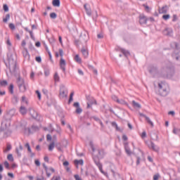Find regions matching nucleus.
<instances>
[{
    "instance_id": "obj_1",
    "label": "nucleus",
    "mask_w": 180,
    "mask_h": 180,
    "mask_svg": "<svg viewBox=\"0 0 180 180\" xmlns=\"http://www.w3.org/2000/svg\"><path fill=\"white\" fill-rule=\"evenodd\" d=\"M6 44L8 50V63H6V65L10 70L11 74H15L16 72V56H13L15 53V48L12 45V42L9 38H7L6 41Z\"/></svg>"
},
{
    "instance_id": "obj_2",
    "label": "nucleus",
    "mask_w": 180,
    "mask_h": 180,
    "mask_svg": "<svg viewBox=\"0 0 180 180\" xmlns=\"http://www.w3.org/2000/svg\"><path fill=\"white\" fill-rule=\"evenodd\" d=\"M97 151H98V155L93 156V160L96 165L98 166L101 172L103 173V169H102V164L101 163L99 160H102V158L105 157V155L106 154V153H105L104 149H98Z\"/></svg>"
},
{
    "instance_id": "obj_3",
    "label": "nucleus",
    "mask_w": 180,
    "mask_h": 180,
    "mask_svg": "<svg viewBox=\"0 0 180 180\" xmlns=\"http://www.w3.org/2000/svg\"><path fill=\"white\" fill-rule=\"evenodd\" d=\"M158 88L159 95H160V96H167V95H168L169 93V91L168 90V85L165 84L164 82L159 83Z\"/></svg>"
},
{
    "instance_id": "obj_4",
    "label": "nucleus",
    "mask_w": 180,
    "mask_h": 180,
    "mask_svg": "<svg viewBox=\"0 0 180 180\" xmlns=\"http://www.w3.org/2000/svg\"><path fill=\"white\" fill-rule=\"evenodd\" d=\"M0 131L1 133H4V137H8L11 135V130L9 129V126H8V124H6V122H3L1 123Z\"/></svg>"
},
{
    "instance_id": "obj_5",
    "label": "nucleus",
    "mask_w": 180,
    "mask_h": 180,
    "mask_svg": "<svg viewBox=\"0 0 180 180\" xmlns=\"http://www.w3.org/2000/svg\"><path fill=\"white\" fill-rule=\"evenodd\" d=\"M25 134H27V136H30V134H33V133H36V131H39V128L37 125H32L31 129L30 127H25Z\"/></svg>"
},
{
    "instance_id": "obj_6",
    "label": "nucleus",
    "mask_w": 180,
    "mask_h": 180,
    "mask_svg": "<svg viewBox=\"0 0 180 180\" xmlns=\"http://www.w3.org/2000/svg\"><path fill=\"white\" fill-rule=\"evenodd\" d=\"M59 96L60 99H64V98H67V96H68V90H67V88H65L64 84H62L60 86Z\"/></svg>"
},
{
    "instance_id": "obj_7",
    "label": "nucleus",
    "mask_w": 180,
    "mask_h": 180,
    "mask_svg": "<svg viewBox=\"0 0 180 180\" xmlns=\"http://www.w3.org/2000/svg\"><path fill=\"white\" fill-rule=\"evenodd\" d=\"M80 120L81 122H82V123H86L88 120H92V116L91 115V112L89 111L84 112V115H83V117H80Z\"/></svg>"
},
{
    "instance_id": "obj_8",
    "label": "nucleus",
    "mask_w": 180,
    "mask_h": 180,
    "mask_svg": "<svg viewBox=\"0 0 180 180\" xmlns=\"http://www.w3.org/2000/svg\"><path fill=\"white\" fill-rule=\"evenodd\" d=\"M159 75H160L162 78H168V66L162 68L159 71Z\"/></svg>"
},
{
    "instance_id": "obj_9",
    "label": "nucleus",
    "mask_w": 180,
    "mask_h": 180,
    "mask_svg": "<svg viewBox=\"0 0 180 180\" xmlns=\"http://www.w3.org/2000/svg\"><path fill=\"white\" fill-rule=\"evenodd\" d=\"M28 111L30 116H32L33 119H36V120H39V113H37V112H36V110H34L33 108L30 107L28 108Z\"/></svg>"
},
{
    "instance_id": "obj_10",
    "label": "nucleus",
    "mask_w": 180,
    "mask_h": 180,
    "mask_svg": "<svg viewBox=\"0 0 180 180\" xmlns=\"http://www.w3.org/2000/svg\"><path fill=\"white\" fill-rule=\"evenodd\" d=\"M175 75V68L173 66H167V78H172Z\"/></svg>"
},
{
    "instance_id": "obj_11",
    "label": "nucleus",
    "mask_w": 180,
    "mask_h": 180,
    "mask_svg": "<svg viewBox=\"0 0 180 180\" xmlns=\"http://www.w3.org/2000/svg\"><path fill=\"white\" fill-rule=\"evenodd\" d=\"M89 40V37L86 33H82L79 37V42L81 43H86Z\"/></svg>"
},
{
    "instance_id": "obj_12",
    "label": "nucleus",
    "mask_w": 180,
    "mask_h": 180,
    "mask_svg": "<svg viewBox=\"0 0 180 180\" xmlns=\"http://www.w3.org/2000/svg\"><path fill=\"white\" fill-rule=\"evenodd\" d=\"M86 99L87 101V103H90L91 105H98L96 100L91 96H86Z\"/></svg>"
},
{
    "instance_id": "obj_13",
    "label": "nucleus",
    "mask_w": 180,
    "mask_h": 180,
    "mask_svg": "<svg viewBox=\"0 0 180 180\" xmlns=\"http://www.w3.org/2000/svg\"><path fill=\"white\" fill-rule=\"evenodd\" d=\"M73 106L76 108L75 113H77V115H81V113H82V108L79 106V103H74Z\"/></svg>"
},
{
    "instance_id": "obj_14",
    "label": "nucleus",
    "mask_w": 180,
    "mask_h": 180,
    "mask_svg": "<svg viewBox=\"0 0 180 180\" xmlns=\"http://www.w3.org/2000/svg\"><path fill=\"white\" fill-rule=\"evenodd\" d=\"M139 23L140 25H146V23H147V17H146L144 14L139 15Z\"/></svg>"
},
{
    "instance_id": "obj_15",
    "label": "nucleus",
    "mask_w": 180,
    "mask_h": 180,
    "mask_svg": "<svg viewBox=\"0 0 180 180\" xmlns=\"http://www.w3.org/2000/svg\"><path fill=\"white\" fill-rule=\"evenodd\" d=\"M174 31L171 28H166L163 30V34L165 36H169V37H171Z\"/></svg>"
},
{
    "instance_id": "obj_16",
    "label": "nucleus",
    "mask_w": 180,
    "mask_h": 180,
    "mask_svg": "<svg viewBox=\"0 0 180 180\" xmlns=\"http://www.w3.org/2000/svg\"><path fill=\"white\" fill-rule=\"evenodd\" d=\"M149 148H151L155 153H158L160 151V148L154 143V142L150 141V145H148Z\"/></svg>"
},
{
    "instance_id": "obj_17",
    "label": "nucleus",
    "mask_w": 180,
    "mask_h": 180,
    "mask_svg": "<svg viewBox=\"0 0 180 180\" xmlns=\"http://www.w3.org/2000/svg\"><path fill=\"white\" fill-rule=\"evenodd\" d=\"M148 71L150 74H157V72H158V68H157L156 66L150 65L148 68Z\"/></svg>"
},
{
    "instance_id": "obj_18",
    "label": "nucleus",
    "mask_w": 180,
    "mask_h": 180,
    "mask_svg": "<svg viewBox=\"0 0 180 180\" xmlns=\"http://www.w3.org/2000/svg\"><path fill=\"white\" fill-rule=\"evenodd\" d=\"M81 53L84 57V58H88V56H89V52L88 51V49H86L85 47H82L81 49Z\"/></svg>"
},
{
    "instance_id": "obj_19",
    "label": "nucleus",
    "mask_w": 180,
    "mask_h": 180,
    "mask_svg": "<svg viewBox=\"0 0 180 180\" xmlns=\"http://www.w3.org/2000/svg\"><path fill=\"white\" fill-rule=\"evenodd\" d=\"M17 85L20 89V91L22 89V86H23V79L20 78V76H18L17 77Z\"/></svg>"
},
{
    "instance_id": "obj_20",
    "label": "nucleus",
    "mask_w": 180,
    "mask_h": 180,
    "mask_svg": "<svg viewBox=\"0 0 180 180\" xmlns=\"http://www.w3.org/2000/svg\"><path fill=\"white\" fill-rule=\"evenodd\" d=\"M65 65H67V63H65V60H64L63 58H60V67L61 70H63V72H65Z\"/></svg>"
},
{
    "instance_id": "obj_21",
    "label": "nucleus",
    "mask_w": 180,
    "mask_h": 180,
    "mask_svg": "<svg viewBox=\"0 0 180 180\" xmlns=\"http://www.w3.org/2000/svg\"><path fill=\"white\" fill-rule=\"evenodd\" d=\"M124 146L125 153L127 154V155H131L133 153L131 152V150H130V148L129 147V143H124Z\"/></svg>"
},
{
    "instance_id": "obj_22",
    "label": "nucleus",
    "mask_w": 180,
    "mask_h": 180,
    "mask_svg": "<svg viewBox=\"0 0 180 180\" xmlns=\"http://www.w3.org/2000/svg\"><path fill=\"white\" fill-rule=\"evenodd\" d=\"M22 151H23V146L20 144L18 148H16V153L18 157H22Z\"/></svg>"
},
{
    "instance_id": "obj_23",
    "label": "nucleus",
    "mask_w": 180,
    "mask_h": 180,
    "mask_svg": "<svg viewBox=\"0 0 180 180\" xmlns=\"http://www.w3.org/2000/svg\"><path fill=\"white\" fill-rule=\"evenodd\" d=\"M111 126L112 127H115V130H117V131H120V133H123V129H120V127H119L117 126V124L116 123V122H112L111 123Z\"/></svg>"
},
{
    "instance_id": "obj_24",
    "label": "nucleus",
    "mask_w": 180,
    "mask_h": 180,
    "mask_svg": "<svg viewBox=\"0 0 180 180\" xmlns=\"http://www.w3.org/2000/svg\"><path fill=\"white\" fill-rule=\"evenodd\" d=\"M84 8L86 11V15H88V16H91V15H92V11L91 10V7H86V4H85L84 5Z\"/></svg>"
},
{
    "instance_id": "obj_25",
    "label": "nucleus",
    "mask_w": 180,
    "mask_h": 180,
    "mask_svg": "<svg viewBox=\"0 0 180 180\" xmlns=\"http://www.w3.org/2000/svg\"><path fill=\"white\" fill-rule=\"evenodd\" d=\"M168 12V6L165 5L159 9V13H167Z\"/></svg>"
},
{
    "instance_id": "obj_26",
    "label": "nucleus",
    "mask_w": 180,
    "mask_h": 180,
    "mask_svg": "<svg viewBox=\"0 0 180 180\" xmlns=\"http://www.w3.org/2000/svg\"><path fill=\"white\" fill-rule=\"evenodd\" d=\"M132 106H134V108H137V109H141V105H140V103L136 102V101H132Z\"/></svg>"
},
{
    "instance_id": "obj_27",
    "label": "nucleus",
    "mask_w": 180,
    "mask_h": 180,
    "mask_svg": "<svg viewBox=\"0 0 180 180\" xmlns=\"http://www.w3.org/2000/svg\"><path fill=\"white\" fill-rule=\"evenodd\" d=\"M121 53L127 58L129 56H130V52L129 51H126L125 49H121Z\"/></svg>"
},
{
    "instance_id": "obj_28",
    "label": "nucleus",
    "mask_w": 180,
    "mask_h": 180,
    "mask_svg": "<svg viewBox=\"0 0 180 180\" xmlns=\"http://www.w3.org/2000/svg\"><path fill=\"white\" fill-rule=\"evenodd\" d=\"M52 5L57 8L60 7V0H53Z\"/></svg>"
},
{
    "instance_id": "obj_29",
    "label": "nucleus",
    "mask_w": 180,
    "mask_h": 180,
    "mask_svg": "<svg viewBox=\"0 0 180 180\" xmlns=\"http://www.w3.org/2000/svg\"><path fill=\"white\" fill-rule=\"evenodd\" d=\"M55 147L59 151H61L63 153V147L61 146L60 143H57L55 144Z\"/></svg>"
},
{
    "instance_id": "obj_30",
    "label": "nucleus",
    "mask_w": 180,
    "mask_h": 180,
    "mask_svg": "<svg viewBox=\"0 0 180 180\" xmlns=\"http://www.w3.org/2000/svg\"><path fill=\"white\" fill-rule=\"evenodd\" d=\"M74 162H75V164L76 165H84V160H82V159H81V160H75L74 161Z\"/></svg>"
},
{
    "instance_id": "obj_31",
    "label": "nucleus",
    "mask_w": 180,
    "mask_h": 180,
    "mask_svg": "<svg viewBox=\"0 0 180 180\" xmlns=\"http://www.w3.org/2000/svg\"><path fill=\"white\" fill-rule=\"evenodd\" d=\"M75 61H76V63H78L79 64H81V63H82V60L81 59V58H79V55L75 56Z\"/></svg>"
},
{
    "instance_id": "obj_32",
    "label": "nucleus",
    "mask_w": 180,
    "mask_h": 180,
    "mask_svg": "<svg viewBox=\"0 0 180 180\" xmlns=\"http://www.w3.org/2000/svg\"><path fill=\"white\" fill-rule=\"evenodd\" d=\"M12 150V146L9 143L7 144L6 148L4 150V153H8Z\"/></svg>"
},
{
    "instance_id": "obj_33",
    "label": "nucleus",
    "mask_w": 180,
    "mask_h": 180,
    "mask_svg": "<svg viewBox=\"0 0 180 180\" xmlns=\"http://www.w3.org/2000/svg\"><path fill=\"white\" fill-rule=\"evenodd\" d=\"M55 82H60V76H58V73L56 72L53 76Z\"/></svg>"
},
{
    "instance_id": "obj_34",
    "label": "nucleus",
    "mask_w": 180,
    "mask_h": 180,
    "mask_svg": "<svg viewBox=\"0 0 180 180\" xmlns=\"http://www.w3.org/2000/svg\"><path fill=\"white\" fill-rule=\"evenodd\" d=\"M117 103H120V105H125L126 106H129V103H127V102H126L123 99L117 100Z\"/></svg>"
},
{
    "instance_id": "obj_35",
    "label": "nucleus",
    "mask_w": 180,
    "mask_h": 180,
    "mask_svg": "<svg viewBox=\"0 0 180 180\" xmlns=\"http://www.w3.org/2000/svg\"><path fill=\"white\" fill-rule=\"evenodd\" d=\"M146 120L148 124H150L151 127H154V123L152 122L151 120H150V117H146Z\"/></svg>"
},
{
    "instance_id": "obj_36",
    "label": "nucleus",
    "mask_w": 180,
    "mask_h": 180,
    "mask_svg": "<svg viewBox=\"0 0 180 180\" xmlns=\"http://www.w3.org/2000/svg\"><path fill=\"white\" fill-rule=\"evenodd\" d=\"M89 68L90 70H92L93 72H94L96 74V75H98V70L95 69V68H94V66L89 65Z\"/></svg>"
},
{
    "instance_id": "obj_37",
    "label": "nucleus",
    "mask_w": 180,
    "mask_h": 180,
    "mask_svg": "<svg viewBox=\"0 0 180 180\" xmlns=\"http://www.w3.org/2000/svg\"><path fill=\"white\" fill-rule=\"evenodd\" d=\"M54 147H56V144L54 143V142H52V143L49 146V151H53V150L54 149Z\"/></svg>"
},
{
    "instance_id": "obj_38",
    "label": "nucleus",
    "mask_w": 180,
    "mask_h": 180,
    "mask_svg": "<svg viewBox=\"0 0 180 180\" xmlns=\"http://www.w3.org/2000/svg\"><path fill=\"white\" fill-rule=\"evenodd\" d=\"M172 46H174V49H176V50H179L180 49L179 44H178L177 42L172 43Z\"/></svg>"
},
{
    "instance_id": "obj_39",
    "label": "nucleus",
    "mask_w": 180,
    "mask_h": 180,
    "mask_svg": "<svg viewBox=\"0 0 180 180\" xmlns=\"http://www.w3.org/2000/svg\"><path fill=\"white\" fill-rule=\"evenodd\" d=\"M1 86H6L8 85V82L6 80L0 81Z\"/></svg>"
},
{
    "instance_id": "obj_40",
    "label": "nucleus",
    "mask_w": 180,
    "mask_h": 180,
    "mask_svg": "<svg viewBox=\"0 0 180 180\" xmlns=\"http://www.w3.org/2000/svg\"><path fill=\"white\" fill-rule=\"evenodd\" d=\"M10 18H11V15L6 14V18L3 19V22L4 23H6Z\"/></svg>"
},
{
    "instance_id": "obj_41",
    "label": "nucleus",
    "mask_w": 180,
    "mask_h": 180,
    "mask_svg": "<svg viewBox=\"0 0 180 180\" xmlns=\"http://www.w3.org/2000/svg\"><path fill=\"white\" fill-rule=\"evenodd\" d=\"M8 91L10 94H13V84H11L8 87Z\"/></svg>"
},
{
    "instance_id": "obj_42",
    "label": "nucleus",
    "mask_w": 180,
    "mask_h": 180,
    "mask_svg": "<svg viewBox=\"0 0 180 180\" xmlns=\"http://www.w3.org/2000/svg\"><path fill=\"white\" fill-rule=\"evenodd\" d=\"M7 159L8 160V161L13 162V155L12 154H8L7 156Z\"/></svg>"
},
{
    "instance_id": "obj_43",
    "label": "nucleus",
    "mask_w": 180,
    "mask_h": 180,
    "mask_svg": "<svg viewBox=\"0 0 180 180\" xmlns=\"http://www.w3.org/2000/svg\"><path fill=\"white\" fill-rule=\"evenodd\" d=\"M50 18L51 19H56L57 18V14L56 13H51Z\"/></svg>"
},
{
    "instance_id": "obj_44",
    "label": "nucleus",
    "mask_w": 180,
    "mask_h": 180,
    "mask_svg": "<svg viewBox=\"0 0 180 180\" xmlns=\"http://www.w3.org/2000/svg\"><path fill=\"white\" fill-rule=\"evenodd\" d=\"M13 103H18L19 102V98L17 96H14L12 99Z\"/></svg>"
},
{
    "instance_id": "obj_45",
    "label": "nucleus",
    "mask_w": 180,
    "mask_h": 180,
    "mask_svg": "<svg viewBox=\"0 0 180 180\" xmlns=\"http://www.w3.org/2000/svg\"><path fill=\"white\" fill-rule=\"evenodd\" d=\"M169 18H171L169 14H166V15H162V19H164V20H168V19H169Z\"/></svg>"
},
{
    "instance_id": "obj_46",
    "label": "nucleus",
    "mask_w": 180,
    "mask_h": 180,
    "mask_svg": "<svg viewBox=\"0 0 180 180\" xmlns=\"http://www.w3.org/2000/svg\"><path fill=\"white\" fill-rule=\"evenodd\" d=\"M36 94L37 95L38 99L40 101L41 99V94L40 93V91L39 90L36 91Z\"/></svg>"
},
{
    "instance_id": "obj_47",
    "label": "nucleus",
    "mask_w": 180,
    "mask_h": 180,
    "mask_svg": "<svg viewBox=\"0 0 180 180\" xmlns=\"http://www.w3.org/2000/svg\"><path fill=\"white\" fill-rule=\"evenodd\" d=\"M44 75L45 77H49V75H50V70L49 69L44 70Z\"/></svg>"
},
{
    "instance_id": "obj_48",
    "label": "nucleus",
    "mask_w": 180,
    "mask_h": 180,
    "mask_svg": "<svg viewBox=\"0 0 180 180\" xmlns=\"http://www.w3.org/2000/svg\"><path fill=\"white\" fill-rule=\"evenodd\" d=\"M4 164L5 168H6V169H10V167H9V162H8V161H5Z\"/></svg>"
},
{
    "instance_id": "obj_49",
    "label": "nucleus",
    "mask_w": 180,
    "mask_h": 180,
    "mask_svg": "<svg viewBox=\"0 0 180 180\" xmlns=\"http://www.w3.org/2000/svg\"><path fill=\"white\" fill-rule=\"evenodd\" d=\"M3 8H4V11L5 12H8L9 11V7H8V5H6V4H4Z\"/></svg>"
},
{
    "instance_id": "obj_50",
    "label": "nucleus",
    "mask_w": 180,
    "mask_h": 180,
    "mask_svg": "<svg viewBox=\"0 0 180 180\" xmlns=\"http://www.w3.org/2000/svg\"><path fill=\"white\" fill-rule=\"evenodd\" d=\"M8 27L11 30H15V25H13V23H10L8 25Z\"/></svg>"
},
{
    "instance_id": "obj_51",
    "label": "nucleus",
    "mask_w": 180,
    "mask_h": 180,
    "mask_svg": "<svg viewBox=\"0 0 180 180\" xmlns=\"http://www.w3.org/2000/svg\"><path fill=\"white\" fill-rule=\"evenodd\" d=\"M35 60L37 63H41V56H37L35 58Z\"/></svg>"
},
{
    "instance_id": "obj_52",
    "label": "nucleus",
    "mask_w": 180,
    "mask_h": 180,
    "mask_svg": "<svg viewBox=\"0 0 180 180\" xmlns=\"http://www.w3.org/2000/svg\"><path fill=\"white\" fill-rule=\"evenodd\" d=\"M59 56H60V57H63V56H64V51H63L62 49H59Z\"/></svg>"
},
{
    "instance_id": "obj_53",
    "label": "nucleus",
    "mask_w": 180,
    "mask_h": 180,
    "mask_svg": "<svg viewBox=\"0 0 180 180\" xmlns=\"http://www.w3.org/2000/svg\"><path fill=\"white\" fill-rule=\"evenodd\" d=\"M143 6L145 8L146 12H148L150 11V7L148 6L143 4Z\"/></svg>"
},
{
    "instance_id": "obj_54",
    "label": "nucleus",
    "mask_w": 180,
    "mask_h": 180,
    "mask_svg": "<svg viewBox=\"0 0 180 180\" xmlns=\"http://www.w3.org/2000/svg\"><path fill=\"white\" fill-rule=\"evenodd\" d=\"M112 101H115V102H117L119 101V98L115 95L112 96Z\"/></svg>"
},
{
    "instance_id": "obj_55",
    "label": "nucleus",
    "mask_w": 180,
    "mask_h": 180,
    "mask_svg": "<svg viewBox=\"0 0 180 180\" xmlns=\"http://www.w3.org/2000/svg\"><path fill=\"white\" fill-rule=\"evenodd\" d=\"M158 178H160V174H157L153 176V180H158Z\"/></svg>"
},
{
    "instance_id": "obj_56",
    "label": "nucleus",
    "mask_w": 180,
    "mask_h": 180,
    "mask_svg": "<svg viewBox=\"0 0 180 180\" xmlns=\"http://www.w3.org/2000/svg\"><path fill=\"white\" fill-rule=\"evenodd\" d=\"M122 140L124 141H127V140H129V139L127 138V136H126V134L122 135Z\"/></svg>"
},
{
    "instance_id": "obj_57",
    "label": "nucleus",
    "mask_w": 180,
    "mask_h": 180,
    "mask_svg": "<svg viewBox=\"0 0 180 180\" xmlns=\"http://www.w3.org/2000/svg\"><path fill=\"white\" fill-rule=\"evenodd\" d=\"M141 158L140 157H136V165H140V161Z\"/></svg>"
},
{
    "instance_id": "obj_58",
    "label": "nucleus",
    "mask_w": 180,
    "mask_h": 180,
    "mask_svg": "<svg viewBox=\"0 0 180 180\" xmlns=\"http://www.w3.org/2000/svg\"><path fill=\"white\" fill-rule=\"evenodd\" d=\"M176 20H178V17L174 14L173 15L172 22H176Z\"/></svg>"
},
{
    "instance_id": "obj_59",
    "label": "nucleus",
    "mask_w": 180,
    "mask_h": 180,
    "mask_svg": "<svg viewBox=\"0 0 180 180\" xmlns=\"http://www.w3.org/2000/svg\"><path fill=\"white\" fill-rule=\"evenodd\" d=\"M141 137L142 139L147 137V133L146 132V131L142 132Z\"/></svg>"
},
{
    "instance_id": "obj_60",
    "label": "nucleus",
    "mask_w": 180,
    "mask_h": 180,
    "mask_svg": "<svg viewBox=\"0 0 180 180\" xmlns=\"http://www.w3.org/2000/svg\"><path fill=\"white\" fill-rule=\"evenodd\" d=\"M92 119H94L96 122H100L101 119L98 117L92 116Z\"/></svg>"
},
{
    "instance_id": "obj_61",
    "label": "nucleus",
    "mask_w": 180,
    "mask_h": 180,
    "mask_svg": "<svg viewBox=\"0 0 180 180\" xmlns=\"http://www.w3.org/2000/svg\"><path fill=\"white\" fill-rule=\"evenodd\" d=\"M34 162H35V165H37V167H40V160H36Z\"/></svg>"
},
{
    "instance_id": "obj_62",
    "label": "nucleus",
    "mask_w": 180,
    "mask_h": 180,
    "mask_svg": "<svg viewBox=\"0 0 180 180\" xmlns=\"http://www.w3.org/2000/svg\"><path fill=\"white\" fill-rule=\"evenodd\" d=\"M61 179V178L60 177V176H53V177H52V179H51V180H60Z\"/></svg>"
},
{
    "instance_id": "obj_63",
    "label": "nucleus",
    "mask_w": 180,
    "mask_h": 180,
    "mask_svg": "<svg viewBox=\"0 0 180 180\" xmlns=\"http://www.w3.org/2000/svg\"><path fill=\"white\" fill-rule=\"evenodd\" d=\"M51 139H52L51 135H50V134L46 135V139L48 141H51Z\"/></svg>"
},
{
    "instance_id": "obj_64",
    "label": "nucleus",
    "mask_w": 180,
    "mask_h": 180,
    "mask_svg": "<svg viewBox=\"0 0 180 180\" xmlns=\"http://www.w3.org/2000/svg\"><path fill=\"white\" fill-rule=\"evenodd\" d=\"M98 39H103V34H97Z\"/></svg>"
}]
</instances>
